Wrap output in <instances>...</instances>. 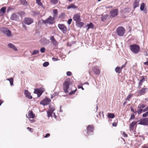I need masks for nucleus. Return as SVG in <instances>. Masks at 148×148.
<instances>
[{
  "label": "nucleus",
  "instance_id": "44",
  "mask_svg": "<svg viewBox=\"0 0 148 148\" xmlns=\"http://www.w3.org/2000/svg\"><path fill=\"white\" fill-rule=\"evenodd\" d=\"M45 48L44 47H42L40 49V51L41 53H44L45 51Z\"/></svg>",
  "mask_w": 148,
  "mask_h": 148
},
{
  "label": "nucleus",
  "instance_id": "34",
  "mask_svg": "<svg viewBox=\"0 0 148 148\" xmlns=\"http://www.w3.org/2000/svg\"><path fill=\"white\" fill-rule=\"evenodd\" d=\"M115 116L114 115L113 113H108V117L110 118H113Z\"/></svg>",
  "mask_w": 148,
  "mask_h": 148
},
{
  "label": "nucleus",
  "instance_id": "24",
  "mask_svg": "<svg viewBox=\"0 0 148 148\" xmlns=\"http://www.w3.org/2000/svg\"><path fill=\"white\" fill-rule=\"evenodd\" d=\"M53 18H55L57 17L58 15V10L57 9L53 10Z\"/></svg>",
  "mask_w": 148,
  "mask_h": 148
},
{
  "label": "nucleus",
  "instance_id": "54",
  "mask_svg": "<svg viewBox=\"0 0 148 148\" xmlns=\"http://www.w3.org/2000/svg\"><path fill=\"white\" fill-rule=\"evenodd\" d=\"M148 110V106L146 108H145L143 110V111L144 112H146Z\"/></svg>",
  "mask_w": 148,
  "mask_h": 148
},
{
  "label": "nucleus",
  "instance_id": "64",
  "mask_svg": "<svg viewBox=\"0 0 148 148\" xmlns=\"http://www.w3.org/2000/svg\"><path fill=\"white\" fill-rule=\"evenodd\" d=\"M3 14L2 13V12L0 11V16H1Z\"/></svg>",
  "mask_w": 148,
  "mask_h": 148
},
{
  "label": "nucleus",
  "instance_id": "23",
  "mask_svg": "<svg viewBox=\"0 0 148 148\" xmlns=\"http://www.w3.org/2000/svg\"><path fill=\"white\" fill-rule=\"evenodd\" d=\"M142 79H140L138 83L139 86L138 87L139 88H140L141 85L143 83V82L145 81V79L144 76H143L141 77Z\"/></svg>",
  "mask_w": 148,
  "mask_h": 148
},
{
  "label": "nucleus",
  "instance_id": "37",
  "mask_svg": "<svg viewBox=\"0 0 148 148\" xmlns=\"http://www.w3.org/2000/svg\"><path fill=\"white\" fill-rule=\"evenodd\" d=\"M41 41L42 42H45V44L49 42V40H47L46 38H43L41 40Z\"/></svg>",
  "mask_w": 148,
  "mask_h": 148
},
{
  "label": "nucleus",
  "instance_id": "12",
  "mask_svg": "<svg viewBox=\"0 0 148 148\" xmlns=\"http://www.w3.org/2000/svg\"><path fill=\"white\" fill-rule=\"evenodd\" d=\"M110 16L112 17H114L118 15V10L116 9H113L110 12Z\"/></svg>",
  "mask_w": 148,
  "mask_h": 148
},
{
  "label": "nucleus",
  "instance_id": "55",
  "mask_svg": "<svg viewBox=\"0 0 148 148\" xmlns=\"http://www.w3.org/2000/svg\"><path fill=\"white\" fill-rule=\"evenodd\" d=\"M58 60H59L58 59L55 58H52V60L53 61H56Z\"/></svg>",
  "mask_w": 148,
  "mask_h": 148
},
{
  "label": "nucleus",
  "instance_id": "28",
  "mask_svg": "<svg viewBox=\"0 0 148 148\" xmlns=\"http://www.w3.org/2000/svg\"><path fill=\"white\" fill-rule=\"evenodd\" d=\"M108 16L107 14L104 15H102L101 16V21H103L107 19V17Z\"/></svg>",
  "mask_w": 148,
  "mask_h": 148
},
{
  "label": "nucleus",
  "instance_id": "14",
  "mask_svg": "<svg viewBox=\"0 0 148 148\" xmlns=\"http://www.w3.org/2000/svg\"><path fill=\"white\" fill-rule=\"evenodd\" d=\"M33 20L31 18H25L24 22L26 24L29 25L33 22Z\"/></svg>",
  "mask_w": 148,
  "mask_h": 148
},
{
  "label": "nucleus",
  "instance_id": "43",
  "mask_svg": "<svg viewBox=\"0 0 148 148\" xmlns=\"http://www.w3.org/2000/svg\"><path fill=\"white\" fill-rule=\"evenodd\" d=\"M147 116H148V112H146L143 114V116L144 117H146Z\"/></svg>",
  "mask_w": 148,
  "mask_h": 148
},
{
  "label": "nucleus",
  "instance_id": "45",
  "mask_svg": "<svg viewBox=\"0 0 148 148\" xmlns=\"http://www.w3.org/2000/svg\"><path fill=\"white\" fill-rule=\"evenodd\" d=\"M143 111V109H140L138 110L137 111V112L138 114H140Z\"/></svg>",
  "mask_w": 148,
  "mask_h": 148
},
{
  "label": "nucleus",
  "instance_id": "47",
  "mask_svg": "<svg viewBox=\"0 0 148 148\" xmlns=\"http://www.w3.org/2000/svg\"><path fill=\"white\" fill-rule=\"evenodd\" d=\"M127 64V62H126L124 64H123L121 67H120L121 70L122 71V69Z\"/></svg>",
  "mask_w": 148,
  "mask_h": 148
},
{
  "label": "nucleus",
  "instance_id": "60",
  "mask_svg": "<svg viewBox=\"0 0 148 148\" xmlns=\"http://www.w3.org/2000/svg\"><path fill=\"white\" fill-rule=\"evenodd\" d=\"M144 55L145 56H148V53L147 51H145V53L144 54Z\"/></svg>",
  "mask_w": 148,
  "mask_h": 148
},
{
  "label": "nucleus",
  "instance_id": "17",
  "mask_svg": "<svg viewBox=\"0 0 148 148\" xmlns=\"http://www.w3.org/2000/svg\"><path fill=\"white\" fill-rule=\"evenodd\" d=\"M94 130V128L92 125H89L88 126L87 128V133L89 134L92 132Z\"/></svg>",
  "mask_w": 148,
  "mask_h": 148
},
{
  "label": "nucleus",
  "instance_id": "63",
  "mask_svg": "<svg viewBox=\"0 0 148 148\" xmlns=\"http://www.w3.org/2000/svg\"><path fill=\"white\" fill-rule=\"evenodd\" d=\"M30 121H31V123H32L34 121V120H30Z\"/></svg>",
  "mask_w": 148,
  "mask_h": 148
},
{
  "label": "nucleus",
  "instance_id": "9",
  "mask_svg": "<svg viewBox=\"0 0 148 148\" xmlns=\"http://www.w3.org/2000/svg\"><path fill=\"white\" fill-rule=\"evenodd\" d=\"M1 32L5 34L8 37H10L11 36V32L7 28H3Z\"/></svg>",
  "mask_w": 148,
  "mask_h": 148
},
{
  "label": "nucleus",
  "instance_id": "49",
  "mask_svg": "<svg viewBox=\"0 0 148 148\" xmlns=\"http://www.w3.org/2000/svg\"><path fill=\"white\" fill-rule=\"evenodd\" d=\"M131 110L134 114H136L137 112V111H134L133 108L132 107H131Z\"/></svg>",
  "mask_w": 148,
  "mask_h": 148
},
{
  "label": "nucleus",
  "instance_id": "48",
  "mask_svg": "<svg viewBox=\"0 0 148 148\" xmlns=\"http://www.w3.org/2000/svg\"><path fill=\"white\" fill-rule=\"evenodd\" d=\"M76 90V89L75 90L72 91L69 93V95H72V94H74L75 93Z\"/></svg>",
  "mask_w": 148,
  "mask_h": 148
},
{
  "label": "nucleus",
  "instance_id": "31",
  "mask_svg": "<svg viewBox=\"0 0 148 148\" xmlns=\"http://www.w3.org/2000/svg\"><path fill=\"white\" fill-rule=\"evenodd\" d=\"M115 70L116 73H118L119 74L120 73L121 71L119 67H116L115 68Z\"/></svg>",
  "mask_w": 148,
  "mask_h": 148
},
{
  "label": "nucleus",
  "instance_id": "57",
  "mask_svg": "<svg viewBox=\"0 0 148 148\" xmlns=\"http://www.w3.org/2000/svg\"><path fill=\"white\" fill-rule=\"evenodd\" d=\"M112 125L113 126L116 127L117 125V123H113L112 124Z\"/></svg>",
  "mask_w": 148,
  "mask_h": 148
},
{
  "label": "nucleus",
  "instance_id": "35",
  "mask_svg": "<svg viewBox=\"0 0 148 148\" xmlns=\"http://www.w3.org/2000/svg\"><path fill=\"white\" fill-rule=\"evenodd\" d=\"M39 52V50H34L33 51V53L32 54V55H35L38 54Z\"/></svg>",
  "mask_w": 148,
  "mask_h": 148
},
{
  "label": "nucleus",
  "instance_id": "46",
  "mask_svg": "<svg viewBox=\"0 0 148 148\" xmlns=\"http://www.w3.org/2000/svg\"><path fill=\"white\" fill-rule=\"evenodd\" d=\"M135 117L134 115L133 114H132L130 118V120H132V119H134L135 118Z\"/></svg>",
  "mask_w": 148,
  "mask_h": 148
},
{
  "label": "nucleus",
  "instance_id": "8",
  "mask_svg": "<svg viewBox=\"0 0 148 148\" xmlns=\"http://www.w3.org/2000/svg\"><path fill=\"white\" fill-rule=\"evenodd\" d=\"M58 27L61 30L64 34L66 33L67 31V28L63 24H59Z\"/></svg>",
  "mask_w": 148,
  "mask_h": 148
},
{
  "label": "nucleus",
  "instance_id": "21",
  "mask_svg": "<svg viewBox=\"0 0 148 148\" xmlns=\"http://www.w3.org/2000/svg\"><path fill=\"white\" fill-rule=\"evenodd\" d=\"M139 1L138 0H135L134 1L133 6L134 8L135 9L136 8L139 6Z\"/></svg>",
  "mask_w": 148,
  "mask_h": 148
},
{
  "label": "nucleus",
  "instance_id": "19",
  "mask_svg": "<svg viewBox=\"0 0 148 148\" xmlns=\"http://www.w3.org/2000/svg\"><path fill=\"white\" fill-rule=\"evenodd\" d=\"M94 27V25L92 23H90L89 24H88L87 25L85 26V28L86 29L87 31L90 29H93Z\"/></svg>",
  "mask_w": 148,
  "mask_h": 148
},
{
  "label": "nucleus",
  "instance_id": "52",
  "mask_svg": "<svg viewBox=\"0 0 148 148\" xmlns=\"http://www.w3.org/2000/svg\"><path fill=\"white\" fill-rule=\"evenodd\" d=\"M50 136V134L49 133H47V134L44 137L45 138H47L49 137Z\"/></svg>",
  "mask_w": 148,
  "mask_h": 148
},
{
  "label": "nucleus",
  "instance_id": "32",
  "mask_svg": "<svg viewBox=\"0 0 148 148\" xmlns=\"http://www.w3.org/2000/svg\"><path fill=\"white\" fill-rule=\"evenodd\" d=\"M145 3H142L140 5V9L141 11H143L144 10L145 7Z\"/></svg>",
  "mask_w": 148,
  "mask_h": 148
},
{
  "label": "nucleus",
  "instance_id": "27",
  "mask_svg": "<svg viewBox=\"0 0 148 148\" xmlns=\"http://www.w3.org/2000/svg\"><path fill=\"white\" fill-rule=\"evenodd\" d=\"M148 89L147 88H143L140 90L139 93L142 95L144 94L145 92V91Z\"/></svg>",
  "mask_w": 148,
  "mask_h": 148
},
{
  "label": "nucleus",
  "instance_id": "33",
  "mask_svg": "<svg viewBox=\"0 0 148 148\" xmlns=\"http://www.w3.org/2000/svg\"><path fill=\"white\" fill-rule=\"evenodd\" d=\"M6 9V7H4L1 8L0 10V11L2 12V13L4 14L5 12V10Z\"/></svg>",
  "mask_w": 148,
  "mask_h": 148
},
{
  "label": "nucleus",
  "instance_id": "58",
  "mask_svg": "<svg viewBox=\"0 0 148 148\" xmlns=\"http://www.w3.org/2000/svg\"><path fill=\"white\" fill-rule=\"evenodd\" d=\"M123 134L124 135V136L125 137H127V134H125V132H123Z\"/></svg>",
  "mask_w": 148,
  "mask_h": 148
},
{
  "label": "nucleus",
  "instance_id": "4",
  "mask_svg": "<svg viewBox=\"0 0 148 148\" xmlns=\"http://www.w3.org/2000/svg\"><path fill=\"white\" fill-rule=\"evenodd\" d=\"M19 15H21L20 13H13L10 17V19L12 20H17L19 18Z\"/></svg>",
  "mask_w": 148,
  "mask_h": 148
},
{
  "label": "nucleus",
  "instance_id": "7",
  "mask_svg": "<svg viewBox=\"0 0 148 148\" xmlns=\"http://www.w3.org/2000/svg\"><path fill=\"white\" fill-rule=\"evenodd\" d=\"M44 91L42 88H36L34 90V93L37 95L38 97H39L44 92Z\"/></svg>",
  "mask_w": 148,
  "mask_h": 148
},
{
  "label": "nucleus",
  "instance_id": "30",
  "mask_svg": "<svg viewBox=\"0 0 148 148\" xmlns=\"http://www.w3.org/2000/svg\"><path fill=\"white\" fill-rule=\"evenodd\" d=\"M21 4L24 6H27V3L25 0H20Z\"/></svg>",
  "mask_w": 148,
  "mask_h": 148
},
{
  "label": "nucleus",
  "instance_id": "5",
  "mask_svg": "<svg viewBox=\"0 0 148 148\" xmlns=\"http://www.w3.org/2000/svg\"><path fill=\"white\" fill-rule=\"evenodd\" d=\"M51 101V100L50 99L47 97H46L45 99L41 101L40 104L43 106L47 105L50 103Z\"/></svg>",
  "mask_w": 148,
  "mask_h": 148
},
{
  "label": "nucleus",
  "instance_id": "26",
  "mask_svg": "<svg viewBox=\"0 0 148 148\" xmlns=\"http://www.w3.org/2000/svg\"><path fill=\"white\" fill-rule=\"evenodd\" d=\"M93 71L94 73L96 75H99L100 74V70L97 68H94Z\"/></svg>",
  "mask_w": 148,
  "mask_h": 148
},
{
  "label": "nucleus",
  "instance_id": "13",
  "mask_svg": "<svg viewBox=\"0 0 148 148\" xmlns=\"http://www.w3.org/2000/svg\"><path fill=\"white\" fill-rule=\"evenodd\" d=\"M138 124L144 125H148V118L140 119V122L138 123Z\"/></svg>",
  "mask_w": 148,
  "mask_h": 148
},
{
  "label": "nucleus",
  "instance_id": "51",
  "mask_svg": "<svg viewBox=\"0 0 148 148\" xmlns=\"http://www.w3.org/2000/svg\"><path fill=\"white\" fill-rule=\"evenodd\" d=\"M71 73L70 71H68L66 72V75L68 76H71Z\"/></svg>",
  "mask_w": 148,
  "mask_h": 148
},
{
  "label": "nucleus",
  "instance_id": "10",
  "mask_svg": "<svg viewBox=\"0 0 148 148\" xmlns=\"http://www.w3.org/2000/svg\"><path fill=\"white\" fill-rule=\"evenodd\" d=\"M69 82L67 81H65L63 83V89L66 93L68 92V89L69 88Z\"/></svg>",
  "mask_w": 148,
  "mask_h": 148
},
{
  "label": "nucleus",
  "instance_id": "16",
  "mask_svg": "<svg viewBox=\"0 0 148 148\" xmlns=\"http://www.w3.org/2000/svg\"><path fill=\"white\" fill-rule=\"evenodd\" d=\"M50 39L53 45L55 47L56 46L58 43L57 42L54 38V36H51Z\"/></svg>",
  "mask_w": 148,
  "mask_h": 148
},
{
  "label": "nucleus",
  "instance_id": "50",
  "mask_svg": "<svg viewBox=\"0 0 148 148\" xmlns=\"http://www.w3.org/2000/svg\"><path fill=\"white\" fill-rule=\"evenodd\" d=\"M72 21V19L71 18L69 19L68 20V21L67 22V23L69 25H70Z\"/></svg>",
  "mask_w": 148,
  "mask_h": 148
},
{
  "label": "nucleus",
  "instance_id": "62",
  "mask_svg": "<svg viewBox=\"0 0 148 148\" xmlns=\"http://www.w3.org/2000/svg\"><path fill=\"white\" fill-rule=\"evenodd\" d=\"M39 6H41L42 7V8H43V9L45 8V7L42 3V5H39Z\"/></svg>",
  "mask_w": 148,
  "mask_h": 148
},
{
  "label": "nucleus",
  "instance_id": "15",
  "mask_svg": "<svg viewBox=\"0 0 148 148\" xmlns=\"http://www.w3.org/2000/svg\"><path fill=\"white\" fill-rule=\"evenodd\" d=\"M24 93L27 99H32V97L31 95V93L27 90H24Z\"/></svg>",
  "mask_w": 148,
  "mask_h": 148
},
{
  "label": "nucleus",
  "instance_id": "39",
  "mask_svg": "<svg viewBox=\"0 0 148 148\" xmlns=\"http://www.w3.org/2000/svg\"><path fill=\"white\" fill-rule=\"evenodd\" d=\"M50 1L54 4H56L58 2V0H50Z\"/></svg>",
  "mask_w": 148,
  "mask_h": 148
},
{
  "label": "nucleus",
  "instance_id": "42",
  "mask_svg": "<svg viewBox=\"0 0 148 148\" xmlns=\"http://www.w3.org/2000/svg\"><path fill=\"white\" fill-rule=\"evenodd\" d=\"M36 3L39 5H42V3L40 2V0H36Z\"/></svg>",
  "mask_w": 148,
  "mask_h": 148
},
{
  "label": "nucleus",
  "instance_id": "11",
  "mask_svg": "<svg viewBox=\"0 0 148 148\" xmlns=\"http://www.w3.org/2000/svg\"><path fill=\"white\" fill-rule=\"evenodd\" d=\"M73 19L76 23L80 21L81 19L80 18V14L78 13L75 14L73 17Z\"/></svg>",
  "mask_w": 148,
  "mask_h": 148
},
{
  "label": "nucleus",
  "instance_id": "25",
  "mask_svg": "<svg viewBox=\"0 0 148 148\" xmlns=\"http://www.w3.org/2000/svg\"><path fill=\"white\" fill-rule=\"evenodd\" d=\"M84 23L82 22L79 21L76 23V26L79 27L81 28L84 25Z\"/></svg>",
  "mask_w": 148,
  "mask_h": 148
},
{
  "label": "nucleus",
  "instance_id": "59",
  "mask_svg": "<svg viewBox=\"0 0 148 148\" xmlns=\"http://www.w3.org/2000/svg\"><path fill=\"white\" fill-rule=\"evenodd\" d=\"M144 64L148 65V61L146 62H144Z\"/></svg>",
  "mask_w": 148,
  "mask_h": 148
},
{
  "label": "nucleus",
  "instance_id": "20",
  "mask_svg": "<svg viewBox=\"0 0 148 148\" xmlns=\"http://www.w3.org/2000/svg\"><path fill=\"white\" fill-rule=\"evenodd\" d=\"M8 47L12 49L15 51H17L18 50L17 48L12 43H9L8 45Z\"/></svg>",
  "mask_w": 148,
  "mask_h": 148
},
{
  "label": "nucleus",
  "instance_id": "29",
  "mask_svg": "<svg viewBox=\"0 0 148 148\" xmlns=\"http://www.w3.org/2000/svg\"><path fill=\"white\" fill-rule=\"evenodd\" d=\"M77 8V7L74 4H71L69 5L67 8V9H69L71 8L76 9Z\"/></svg>",
  "mask_w": 148,
  "mask_h": 148
},
{
  "label": "nucleus",
  "instance_id": "38",
  "mask_svg": "<svg viewBox=\"0 0 148 148\" xmlns=\"http://www.w3.org/2000/svg\"><path fill=\"white\" fill-rule=\"evenodd\" d=\"M133 97V95L131 94H129L128 96L127 97L126 99V100L127 101H130V99L131 97Z\"/></svg>",
  "mask_w": 148,
  "mask_h": 148
},
{
  "label": "nucleus",
  "instance_id": "61",
  "mask_svg": "<svg viewBox=\"0 0 148 148\" xmlns=\"http://www.w3.org/2000/svg\"><path fill=\"white\" fill-rule=\"evenodd\" d=\"M27 130H29V131H30V132H31V130H32V129H31V128H29V127H27Z\"/></svg>",
  "mask_w": 148,
  "mask_h": 148
},
{
  "label": "nucleus",
  "instance_id": "53",
  "mask_svg": "<svg viewBox=\"0 0 148 148\" xmlns=\"http://www.w3.org/2000/svg\"><path fill=\"white\" fill-rule=\"evenodd\" d=\"M78 88H81L82 90H84V88L83 87L81 86V85H78Z\"/></svg>",
  "mask_w": 148,
  "mask_h": 148
},
{
  "label": "nucleus",
  "instance_id": "36",
  "mask_svg": "<svg viewBox=\"0 0 148 148\" xmlns=\"http://www.w3.org/2000/svg\"><path fill=\"white\" fill-rule=\"evenodd\" d=\"M145 105L144 104H139L138 105V108L140 109L145 108Z\"/></svg>",
  "mask_w": 148,
  "mask_h": 148
},
{
  "label": "nucleus",
  "instance_id": "1",
  "mask_svg": "<svg viewBox=\"0 0 148 148\" xmlns=\"http://www.w3.org/2000/svg\"><path fill=\"white\" fill-rule=\"evenodd\" d=\"M130 47L131 51L134 53H138L140 51V47L138 45H130Z\"/></svg>",
  "mask_w": 148,
  "mask_h": 148
},
{
  "label": "nucleus",
  "instance_id": "40",
  "mask_svg": "<svg viewBox=\"0 0 148 148\" xmlns=\"http://www.w3.org/2000/svg\"><path fill=\"white\" fill-rule=\"evenodd\" d=\"M49 63L48 62H45L43 64V66L44 67H46L49 65Z\"/></svg>",
  "mask_w": 148,
  "mask_h": 148
},
{
  "label": "nucleus",
  "instance_id": "22",
  "mask_svg": "<svg viewBox=\"0 0 148 148\" xmlns=\"http://www.w3.org/2000/svg\"><path fill=\"white\" fill-rule=\"evenodd\" d=\"M137 123V122L135 121L132 122L130 124V130H132L134 129V128L135 125Z\"/></svg>",
  "mask_w": 148,
  "mask_h": 148
},
{
  "label": "nucleus",
  "instance_id": "18",
  "mask_svg": "<svg viewBox=\"0 0 148 148\" xmlns=\"http://www.w3.org/2000/svg\"><path fill=\"white\" fill-rule=\"evenodd\" d=\"M26 116L28 118H34L35 117V115L33 113L32 111H29L28 113V116L26 115Z\"/></svg>",
  "mask_w": 148,
  "mask_h": 148
},
{
  "label": "nucleus",
  "instance_id": "2",
  "mask_svg": "<svg viewBox=\"0 0 148 148\" xmlns=\"http://www.w3.org/2000/svg\"><path fill=\"white\" fill-rule=\"evenodd\" d=\"M125 31V29L123 27L121 26L118 27L116 31L118 36H122L124 35Z\"/></svg>",
  "mask_w": 148,
  "mask_h": 148
},
{
  "label": "nucleus",
  "instance_id": "6",
  "mask_svg": "<svg viewBox=\"0 0 148 148\" xmlns=\"http://www.w3.org/2000/svg\"><path fill=\"white\" fill-rule=\"evenodd\" d=\"M53 18H52L51 16L49 17L46 20H43L42 22L45 24L49 23L50 24H52L53 23Z\"/></svg>",
  "mask_w": 148,
  "mask_h": 148
},
{
  "label": "nucleus",
  "instance_id": "41",
  "mask_svg": "<svg viewBox=\"0 0 148 148\" xmlns=\"http://www.w3.org/2000/svg\"><path fill=\"white\" fill-rule=\"evenodd\" d=\"M9 81L10 82L11 86H12L13 85V79L12 78H11Z\"/></svg>",
  "mask_w": 148,
  "mask_h": 148
},
{
  "label": "nucleus",
  "instance_id": "56",
  "mask_svg": "<svg viewBox=\"0 0 148 148\" xmlns=\"http://www.w3.org/2000/svg\"><path fill=\"white\" fill-rule=\"evenodd\" d=\"M12 10V8H11L9 7L8 8L7 10V12H8L9 11H11Z\"/></svg>",
  "mask_w": 148,
  "mask_h": 148
},
{
  "label": "nucleus",
  "instance_id": "3",
  "mask_svg": "<svg viewBox=\"0 0 148 148\" xmlns=\"http://www.w3.org/2000/svg\"><path fill=\"white\" fill-rule=\"evenodd\" d=\"M55 110V108L54 107H52L51 105H49V109L47 111V116L48 117L51 116L52 114Z\"/></svg>",
  "mask_w": 148,
  "mask_h": 148
}]
</instances>
